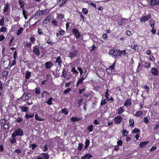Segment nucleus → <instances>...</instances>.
<instances>
[{
	"label": "nucleus",
	"mask_w": 159,
	"mask_h": 159,
	"mask_svg": "<svg viewBox=\"0 0 159 159\" xmlns=\"http://www.w3.org/2000/svg\"><path fill=\"white\" fill-rule=\"evenodd\" d=\"M44 149L43 151L44 152H46L48 150V146L47 145H45L43 147Z\"/></svg>",
	"instance_id": "63"
},
{
	"label": "nucleus",
	"mask_w": 159,
	"mask_h": 159,
	"mask_svg": "<svg viewBox=\"0 0 159 159\" xmlns=\"http://www.w3.org/2000/svg\"><path fill=\"white\" fill-rule=\"evenodd\" d=\"M71 90V89L70 88H68L66 90H65L64 91V93L65 94H66L68 93L69 91Z\"/></svg>",
	"instance_id": "60"
},
{
	"label": "nucleus",
	"mask_w": 159,
	"mask_h": 159,
	"mask_svg": "<svg viewBox=\"0 0 159 159\" xmlns=\"http://www.w3.org/2000/svg\"><path fill=\"white\" fill-rule=\"evenodd\" d=\"M53 66L52 62L51 61H48L45 63V66L46 68L47 69H50Z\"/></svg>",
	"instance_id": "12"
},
{
	"label": "nucleus",
	"mask_w": 159,
	"mask_h": 159,
	"mask_svg": "<svg viewBox=\"0 0 159 159\" xmlns=\"http://www.w3.org/2000/svg\"><path fill=\"white\" fill-rule=\"evenodd\" d=\"M82 12L84 14L86 15L88 12V10L86 8H84L82 10Z\"/></svg>",
	"instance_id": "52"
},
{
	"label": "nucleus",
	"mask_w": 159,
	"mask_h": 159,
	"mask_svg": "<svg viewBox=\"0 0 159 159\" xmlns=\"http://www.w3.org/2000/svg\"><path fill=\"white\" fill-rule=\"evenodd\" d=\"M105 97L106 98V99H107V100L108 98V97H109V93H108V90H107L106 92H105Z\"/></svg>",
	"instance_id": "53"
},
{
	"label": "nucleus",
	"mask_w": 159,
	"mask_h": 159,
	"mask_svg": "<svg viewBox=\"0 0 159 159\" xmlns=\"http://www.w3.org/2000/svg\"><path fill=\"white\" fill-rule=\"evenodd\" d=\"M87 130L89 131V132H92L93 130V125H91L89 126L87 128Z\"/></svg>",
	"instance_id": "43"
},
{
	"label": "nucleus",
	"mask_w": 159,
	"mask_h": 159,
	"mask_svg": "<svg viewBox=\"0 0 159 159\" xmlns=\"http://www.w3.org/2000/svg\"><path fill=\"white\" fill-rule=\"evenodd\" d=\"M71 71L74 74H76V75H78L79 73V72L75 70V67H73L71 69Z\"/></svg>",
	"instance_id": "37"
},
{
	"label": "nucleus",
	"mask_w": 159,
	"mask_h": 159,
	"mask_svg": "<svg viewBox=\"0 0 159 159\" xmlns=\"http://www.w3.org/2000/svg\"><path fill=\"white\" fill-rule=\"evenodd\" d=\"M90 143L89 140L88 139H86L85 143V147L84 148L85 149H87L88 147L89 144Z\"/></svg>",
	"instance_id": "31"
},
{
	"label": "nucleus",
	"mask_w": 159,
	"mask_h": 159,
	"mask_svg": "<svg viewBox=\"0 0 159 159\" xmlns=\"http://www.w3.org/2000/svg\"><path fill=\"white\" fill-rule=\"evenodd\" d=\"M132 104L131 100L130 99H127L125 102L124 105L126 107H128Z\"/></svg>",
	"instance_id": "14"
},
{
	"label": "nucleus",
	"mask_w": 159,
	"mask_h": 159,
	"mask_svg": "<svg viewBox=\"0 0 159 159\" xmlns=\"http://www.w3.org/2000/svg\"><path fill=\"white\" fill-rule=\"evenodd\" d=\"M5 17L3 16L1 19L0 20V25L3 26L5 25Z\"/></svg>",
	"instance_id": "26"
},
{
	"label": "nucleus",
	"mask_w": 159,
	"mask_h": 159,
	"mask_svg": "<svg viewBox=\"0 0 159 159\" xmlns=\"http://www.w3.org/2000/svg\"><path fill=\"white\" fill-rule=\"evenodd\" d=\"M118 50L116 49L113 48L111 49L110 50L109 54L110 55H111L114 58H116L118 55Z\"/></svg>",
	"instance_id": "2"
},
{
	"label": "nucleus",
	"mask_w": 159,
	"mask_h": 159,
	"mask_svg": "<svg viewBox=\"0 0 159 159\" xmlns=\"http://www.w3.org/2000/svg\"><path fill=\"white\" fill-rule=\"evenodd\" d=\"M148 142V141H143V142H141L139 144V146L141 148H143L144 147Z\"/></svg>",
	"instance_id": "24"
},
{
	"label": "nucleus",
	"mask_w": 159,
	"mask_h": 159,
	"mask_svg": "<svg viewBox=\"0 0 159 159\" xmlns=\"http://www.w3.org/2000/svg\"><path fill=\"white\" fill-rule=\"evenodd\" d=\"M35 120L39 121H43V120H42V119L39 118L37 114H36L35 115Z\"/></svg>",
	"instance_id": "42"
},
{
	"label": "nucleus",
	"mask_w": 159,
	"mask_h": 159,
	"mask_svg": "<svg viewBox=\"0 0 159 159\" xmlns=\"http://www.w3.org/2000/svg\"><path fill=\"white\" fill-rule=\"evenodd\" d=\"M141 65L140 63H139L137 67V71L139 72L142 69V67H141Z\"/></svg>",
	"instance_id": "46"
},
{
	"label": "nucleus",
	"mask_w": 159,
	"mask_h": 159,
	"mask_svg": "<svg viewBox=\"0 0 159 159\" xmlns=\"http://www.w3.org/2000/svg\"><path fill=\"white\" fill-rule=\"evenodd\" d=\"M67 0H61V2L59 4V5L60 7H63L66 3Z\"/></svg>",
	"instance_id": "27"
},
{
	"label": "nucleus",
	"mask_w": 159,
	"mask_h": 159,
	"mask_svg": "<svg viewBox=\"0 0 159 159\" xmlns=\"http://www.w3.org/2000/svg\"><path fill=\"white\" fill-rule=\"evenodd\" d=\"M9 5L8 3H6L5 4L4 7V9L3 10V13L4 15L6 16H8L9 15L7 14H5V12L8 11L9 9Z\"/></svg>",
	"instance_id": "8"
},
{
	"label": "nucleus",
	"mask_w": 159,
	"mask_h": 159,
	"mask_svg": "<svg viewBox=\"0 0 159 159\" xmlns=\"http://www.w3.org/2000/svg\"><path fill=\"white\" fill-rule=\"evenodd\" d=\"M43 91V92H45L46 93H44V97L45 98H48V97L49 95V93L46 91Z\"/></svg>",
	"instance_id": "57"
},
{
	"label": "nucleus",
	"mask_w": 159,
	"mask_h": 159,
	"mask_svg": "<svg viewBox=\"0 0 159 159\" xmlns=\"http://www.w3.org/2000/svg\"><path fill=\"white\" fill-rule=\"evenodd\" d=\"M5 39V36L3 35L2 34L0 35V42L4 40Z\"/></svg>",
	"instance_id": "59"
},
{
	"label": "nucleus",
	"mask_w": 159,
	"mask_h": 159,
	"mask_svg": "<svg viewBox=\"0 0 159 159\" xmlns=\"http://www.w3.org/2000/svg\"><path fill=\"white\" fill-rule=\"evenodd\" d=\"M83 147V145L81 143H79V145L78 147V150L79 151H80L82 149Z\"/></svg>",
	"instance_id": "49"
},
{
	"label": "nucleus",
	"mask_w": 159,
	"mask_h": 159,
	"mask_svg": "<svg viewBox=\"0 0 159 159\" xmlns=\"http://www.w3.org/2000/svg\"><path fill=\"white\" fill-rule=\"evenodd\" d=\"M31 75V73L30 72H26L25 75V78L26 79H28L30 77Z\"/></svg>",
	"instance_id": "35"
},
{
	"label": "nucleus",
	"mask_w": 159,
	"mask_h": 159,
	"mask_svg": "<svg viewBox=\"0 0 159 159\" xmlns=\"http://www.w3.org/2000/svg\"><path fill=\"white\" fill-rule=\"evenodd\" d=\"M126 20L125 19L122 18L121 19L118 21V25H123Z\"/></svg>",
	"instance_id": "23"
},
{
	"label": "nucleus",
	"mask_w": 159,
	"mask_h": 159,
	"mask_svg": "<svg viewBox=\"0 0 159 159\" xmlns=\"http://www.w3.org/2000/svg\"><path fill=\"white\" fill-rule=\"evenodd\" d=\"M8 74V72L5 71L2 72V75L4 77H6Z\"/></svg>",
	"instance_id": "51"
},
{
	"label": "nucleus",
	"mask_w": 159,
	"mask_h": 159,
	"mask_svg": "<svg viewBox=\"0 0 159 159\" xmlns=\"http://www.w3.org/2000/svg\"><path fill=\"white\" fill-rule=\"evenodd\" d=\"M150 4L151 6L159 4V0H151Z\"/></svg>",
	"instance_id": "16"
},
{
	"label": "nucleus",
	"mask_w": 159,
	"mask_h": 159,
	"mask_svg": "<svg viewBox=\"0 0 159 159\" xmlns=\"http://www.w3.org/2000/svg\"><path fill=\"white\" fill-rule=\"evenodd\" d=\"M55 63L59 66H61L62 61L60 56H58L57 57Z\"/></svg>",
	"instance_id": "11"
},
{
	"label": "nucleus",
	"mask_w": 159,
	"mask_h": 159,
	"mask_svg": "<svg viewBox=\"0 0 159 159\" xmlns=\"http://www.w3.org/2000/svg\"><path fill=\"white\" fill-rule=\"evenodd\" d=\"M16 136L12 134L11 137L10 138V141L11 144H14L16 142Z\"/></svg>",
	"instance_id": "10"
},
{
	"label": "nucleus",
	"mask_w": 159,
	"mask_h": 159,
	"mask_svg": "<svg viewBox=\"0 0 159 159\" xmlns=\"http://www.w3.org/2000/svg\"><path fill=\"white\" fill-rule=\"evenodd\" d=\"M92 155L90 153H86L81 157V159H89L92 158Z\"/></svg>",
	"instance_id": "15"
},
{
	"label": "nucleus",
	"mask_w": 159,
	"mask_h": 159,
	"mask_svg": "<svg viewBox=\"0 0 159 159\" xmlns=\"http://www.w3.org/2000/svg\"><path fill=\"white\" fill-rule=\"evenodd\" d=\"M117 144L119 146H121L122 144V141L121 140H119L117 142Z\"/></svg>",
	"instance_id": "64"
},
{
	"label": "nucleus",
	"mask_w": 159,
	"mask_h": 159,
	"mask_svg": "<svg viewBox=\"0 0 159 159\" xmlns=\"http://www.w3.org/2000/svg\"><path fill=\"white\" fill-rule=\"evenodd\" d=\"M122 134L125 136H127L128 134V133L127 131L125 129H122Z\"/></svg>",
	"instance_id": "34"
},
{
	"label": "nucleus",
	"mask_w": 159,
	"mask_h": 159,
	"mask_svg": "<svg viewBox=\"0 0 159 159\" xmlns=\"http://www.w3.org/2000/svg\"><path fill=\"white\" fill-rule=\"evenodd\" d=\"M143 114V113L140 111H137L136 113L134 114V115L137 117H139L141 116Z\"/></svg>",
	"instance_id": "22"
},
{
	"label": "nucleus",
	"mask_w": 159,
	"mask_h": 159,
	"mask_svg": "<svg viewBox=\"0 0 159 159\" xmlns=\"http://www.w3.org/2000/svg\"><path fill=\"white\" fill-rule=\"evenodd\" d=\"M23 28H20V29H19L16 33V34L17 35H19L23 32Z\"/></svg>",
	"instance_id": "39"
},
{
	"label": "nucleus",
	"mask_w": 159,
	"mask_h": 159,
	"mask_svg": "<svg viewBox=\"0 0 159 159\" xmlns=\"http://www.w3.org/2000/svg\"><path fill=\"white\" fill-rule=\"evenodd\" d=\"M9 124L8 123H5L2 126H3L4 128V129H7L8 128L9 126Z\"/></svg>",
	"instance_id": "47"
},
{
	"label": "nucleus",
	"mask_w": 159,
	"mask_h": 159,
	"mask_svg": "<svg viewBox=\"0 0 159 159\" xmlns=\"http://www.w3.org/2000/svg\"><path fill=\"white\" fill-rule=\"evenodd\" d=\"M40 88L39 87H36L35 89V93L37 94H39L40 93Z\"/></svg>",
	"instance_id": "41"
},
{
	"label": "nucleus",
	"mask_w": 159,
	"mask_h": 159,
	"mask_svg": "<svg viewBox=\"0 0 159 159\" xmlns=\"http://www.w3.org/2000/svg\"><path fill=\"white\" fill-rule=\"evenodd\" d=\"M33 52L37 56L40 55V52L39 49V46L36 45L33 47Z\"/></svg>",
	"instance_id": "5"
},
{
	"label": "nucleus",
	"mask_w": 159,
	"mask_h": 159,
	"mask_svg": "<svg viewBox=\"0 0 159 159\" xmlns=\"http://www.w3.org/2000/svg\"><path fill=\"white\" fill-rule=\"evenodd\" d=\"M155 21L153 20H151L150 21V24L151 27L152 28H153L154 27Z\"/></svg>",
	"instance_id": "36"
},
{
	"label": "nucleus",
	"mask_w": 159,
	"mask_h": 159,
	"mask_svg": "<svg viewBox=\"0 0 159 159\" xmlns=\"http://www.w3.org/2000/svg\"><path fill=\"white\" fill-rule=\"evenodd\" d=\"M7 30V29L6 27L3 26L0 29V32H6Z\"/></svg>",
	"instance_id": "40"
},
{
	"label": "nucleus",
	"mask_w": 159,
	"mask_h": 159,
	"mask_svg": "<svg viewBox=\"0 0 159 159\" xmlns=\"http://www.w3.org/2000/svg\"><path fill=\"white\" fill-rule=\"evenodd\" d=\"M143 122L146 124H148V118L146 117H144V118Z\"/></svg>",
	"instance_id": "62"
},
{
	"label": "nucleus",
	"mask_w": 159,
	"mask_h": 159,
	"mask_svg": "<svg viewBox=\"0 0 159 159\" xmlns=\"http://www.w3.org/2000/svg\"><path fill=\"white\" fill-rule=\"evenodd\" d=\"M49 75L48 74L47 75H46V78H47V80H44L42 81L41 82V85H43L46 84V82L48 81V78H49Z\"/></svg>",
	"instance_id": "38"
},
{
	"label": "nucleus",
	"mask_w": 159,
	"mask_h": 159,
	"mask_svg": "<svg viewBox=\"0 0 159 159\" xmlns=\"http://www.w3.org/2000/svg\"><path fill=\"white\" fill-rule=\"evenodd\" d=\"M139 131H140V130L138 129L135 128L133 130L132 132H133V133H138V132H139Z\"/></svg>",
	"instance_id": "54"
},
{
	"label": "nucleus",
	"mask_w": 159,
	"mask_h": 159,
	"mask_svg": "<svg viewBox=\"0 0 159 159\" xmlns=\"http://www.w3.org/2000/svg\"><path fill=\"white\" fill-rule=\"evenodd\" d=\"M14 152L15 153H17V154H20L21 153V150L19 149H17L15 150Z\"/></svg>",
	"instance_id": "55"
},
{
	"label": "nucleus",
	"mask_w": 159,
	"mask_h": 159,
	"mask_svg": "<svg viewBox=\"0 0 159 159\" xmlns=\"http://www.w3.org/2000/svg\"><path fill=\"white\" fill-rule=\"evenodd\" d=\"M107 99H102L101 102V105H103L106 104L107 103L106 100Z\"/></svg>",
	"instance_id": "44"
},
{
	"label": "nucleus",
	"mask_w": 159,
	"mask_h": 159,
	"mask_svg": "<svg viewBox=\"0 0 159 159\" xmlns=\"http://www.w3.org/2000/svg\"><path fill=\"white\" fill-rule=\"evenodd\" d=\"M72 33L74 34L77 40H78V39L81 36L80 33L76 28L73 29L72 30Z\"/></svg>",
	"instance_id": "4"
},
{
	"label": "nucleus",
	"mask_w": 159,
	"mask_h": 159,
	"mask_svg": "<svg viewBox=\"0 0 159 159\" xmlns=\"http://www.w3.org/2000/svg\"><path fill=\"white\" fill-rule=\"evenodd\" d=\"M89 95L90 93H89V92H87L83 94V96L86 97H88L89 96Z\"/></svg>",
	"instance_id": "61"
},
{
	"label": "nucleus",
	"mask_w": 159,
	"mask_h": 159,
	"mask_svg": "<svg viewBox=\"0 0 159 159\" xmlns=\"http://www.w3.org/2000/svg\"><path fill=\"white\" fill-rule=\"evenodd\" d=\"M18 3L21 8L22 9L24 8V7L25 4V3L24 1L22 0H19Z\"/></svg>",
	"instance_id": "17"
},
{
	"label": "nucleus",
	"mask_w": 159,
	"mask_h": 159,
	"mask_svg": "<svg viewBox=\"0 0 159 159\" xmlns=\"http://www.w3.org/2000/svg\"><path fill=\"white\" fill-rule=\"evenodd\" d=\"M144 66L146 68H148L151 66L150 64L148 62H145L144 64Z\"/></svg>",
	"instance_id": "45"
},
{
	"label": "nucleus",
	"mask_w": 159,
	"mask_h": 159,
	"mask_svg": "<svg viewBox=\"0 0 159 159\" xmlns=\"http://www.w3.org/2000/svg\"><path fill=\"white\" fill-rule=\"evenodd\" d=\"M62 113H64L65 115H66L68 114V111H67V110L66 109H63L61 110Z\"/></svg>",
	"instance_id": "48"
},
{
	"label": "nucleus",
	"mask_w": 159,
	"mask_h": 159,
	"mask_svg": "<svg viewBox=\"0 0 159 159\" xmlns=\"http://www.w3.org/2000/svg\"><path fill=\"white\" fill-rule=\"evenodd\" d=\"M6 121V120L4 118H3L1 120V121L0 123L1 126H2V125L5 123V122Z\"/></svg>",
	"instance_id": "50"
},
{
	"label": "nucleus",
	"mask_w": 159,
	"mask_h": 159,
	"mask_svg": "<svg viewBox=\"0 0 159 159\" xmlns=\"http://www.w3.org/2000/svg\"><path fill=\"white\" fill-rule=\"evenodd\" d=\"M118 53H119V56L120 57L124 56L126 54V50L120 51V50H118Z\"/></svg>",
	"instance_id": "20"
},
{
	"label": "nucleus",
	"mask_w": 159,
	"mask_h": 159,
	"mask_svg": "<svg viewBox=\"0 0 159 159\" xmlns=\"http://www.w3.org/2000/svg\"><path fill=\"white\" fill-rule=\"evenodd\" d=\"M124 111V109L122 107H120L118 109L117 114H120L122 113Z\"/></svg>",
	"instance_id": "32"
},
{
	"label": "nucleus",
	"mask_w": 159,
	"mask_h": 159,
	"mask_svg": "<svg viewBox=\"0 0 159 159\" xmlns=\"http://www.w3.org/2000/svg\"><path fill=\"white\" fill-rule=\"evenodd\" d=\"M53 99V98H50L48 99H46L45 101V102L49 105H51L52 104V100Z\"/></svg>",
	"instance_id": "18"
},
{
	"label": "nucleus",
	"mask_w": 159,
	"mask_h": 159,
	"mask_svg": "<svg viewBox=\"0 0 159 159\" xmlns=\"http://www.w3.org/2000/svg\"><path fill=\"white\" fill-rule=\"evenodd\" d=\"M77 52L78 51L77 49L74 51H71L70 52L69 54V57L72 60L77 55Z\"/></svg>",
	"instance_id": "3"
},
{
	"label": "nucleus",
	"mask_w": 159,
	"mask_h": 159,
	"mask_svg": "<svg viewBox=\"0 0 159 159\" xmlns=\"http://www.w3.org/2000/svg\"><path fill=\"white\" fill-rule=\"evenodd\" d=\"M116 63V61L112 64V65L110 66V68L112 70H114L115 68V64Z\"/></svg>",
	"instance_id": "58"
},
{
	"label": "nucleus",
	"mask_w": 159,
	"mask_h": 159,
	"mask_svg": "<svg viewBox=\"0 0 159 159\" xmlns=\"http://www.w3.org/2000/svg\"><path fill=\"white\" fill-rule=\"evenodd\" d=\"M129 124L130 126L133 127L134 126V120L132 119H130L129 120Z\"/></svg>",
	"instance_id": "29"
},
{
	"label": "nucleus",
	"mask_w": 159,
	"mask_h": 159,
	"mask_svg": "<svg viewBox=\"0 0 159 159\" xmlns=\"http://www.w3.org/2000/svg\"><path fill=\"white\" fill-rule=\"evenodd\" d=\"M41 157L42 159H49V155L48 153H42Z\"/></svg>",
	"instance_id": "19"
},
{
	"label": "nucleus",
	"mask_w": 159,
	"mask_h": 159,
	"mask_svg": "<svg viewBox=\"0 0 159 159\" xmlns=\"http://www.w3.org/2000/svg\"><path fill=\"white\" fill-rule=\"evenodd\" d=\"M20 108L21 110V111L24 112H27L29 110V108L26 107H24L21 106L20 107Z\"/></svg>",
	"instance_id": "21"
},
{
	"label": "nucleus",
	"mask_w": 159,
	"mask_h": 159,
	"mask_svg": "<svg viewBox=\"0 0 159 159\" xmlns=\"http://www.w3.org/2000/svg\"><path fill=\"white\" fill-rule=\"evenodd\" d=\"M23 120V119L21 117H18L16 120V121L18 123L20 122Z\"/></svg>",
	"instance_id": "56"
},
{
	"label": "nucleus",
	"mask_w": 159,
	"mask_h": 159,
	"mask_svg": "<svg viewBox=\"0 0 159 159\" xmlns=\"http://www.w3.org/2000/svg\"><path fill=\"white\" fill-rule=\"evenodd\" d=\"M151 72L155 76H157L158 75V71L157 69L154 67L152 68L151 69Z\"/></svg>",
	"instance_id": "13"
},
{
	"label": "nucleus",
	"mask_w": 159,
	"mask_h": 159,
	"mask_svg": "<svg viewBox=\"0 0 159 159\" xmlns=\"http://www.w3.org/2000/svg\"><path fill=\"white\" fill-rule=\"evenodd\" d=\"M122 119V117L121 116H117L115 117L114 120L115 123L117 124H120Z\"/></svg>",
	"instance_id": "7"
},
{
	"label": "nucleus",
	"mask_w": 159,
	"mask_h": 159,
	"mask_svg": "<svg viewBox=\"0 0 159 159\" xmlns=\"http://www.w3.org/2000/svg\"><path fill=\"white\" fill-rule=\"evenodd\" d=\"M34 116V114H28L27 113H26V115H25V117L26 118L29 119L33 117Z\"/></svg>",
	"instance_id": "33"
},
{
	"label": "nucleus",
	"mask_w": 159,
	"mask_h": 159,
	"mask_svg": "<svg viewBox=\"0 0 159 159\" xmlns=\"http://www.w3.org/2000/svg\"><path fill=\"white\" fill-rule=\"evenodd\" d=\"M12 134L16 137L20 136L21 137L23 135V131L22 129L19 128L16 129Z\"/></svg>",
	"instance_id": "1"
},
{
	"label": "nucleus",
	"mask_w": 159,
	"mask_h": 159,
	"mask_svg": "<svg viewBox=\"0 0 159 159\" xmlns=\"http://www.w3.org/2000/svg\"><path fill=\"white\" fill-rule=\"evenodd\" d=\"M67 75L68 73L66 72V70L65 69H63L61 76L64 78H66Z\"/></svg>",
	"instance_id": "30"
},
{
	"label": "nucleus",
	"mask_w": 159,
	"mask_h": 159,
	"mask_svg": "<svg viewBox=\"0 0 159 159\" xmlns=\"http://www.w3.org/2000/svg\"><path fill=\"white\" fill-rule=\"evenodd\" d=\"M150 15H148L146 16H144L142 17L140 19V21L141 22H144L148 20L151 18Z\"/></svg>",
	"instance_id": "6"
},
{
	"label": "nucleus",
	"mask_w": 159,
	"mask_h": 159,
	"mask_svg": "<svg viewBox=\"0 0 159 159\" xmlns=\"http://www.w3.org/2000/svg\"><path fill=\"white\" fill-rule=\"evenodd\" d=\"M131 48L134 49L135 51H137L139 49V48L137 45H131Z\"/></svg>",
	"instance_id": "28"
},
{
	"label": "nucleus",
	"mask_w": 159,
	"mask_h": 159,
	"mask_svg": "<svg viewBox=\"0 0 159 159\" xmlns=\"http://www.w3.org/2000/svg\"><path fill=\"white\" fill-rule=\"evenodd\" d=\"M88 73H87L85 76L82 77L80 79H79L77 81L76 84V86H78L80 84H81L83 82V81L87 77Z\"/></svg>",
	"instance_id": "9"
},
{
	"label": "nucleus",
	"mask_w": 159,
	"mask_h": 159,
	"mask_svg": "<svg viewBox=\"0 0 159 159\" xmlns=\"http://www.w3.org/2000/svg\"><path fill=\"white\" fill-rule=\"evenodd\" d=\"M80 120L81 119L80 118L77 117H72L70 119L73 122L78 121H80Z\"/></svg>",
	"instance_id": "25"
}]
</instances>
